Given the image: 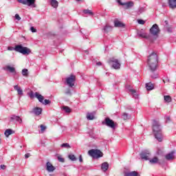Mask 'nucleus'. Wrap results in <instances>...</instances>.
<instances>
[{
  "label": "nucleus",
  "instance_id": "obj_59",
  "mask_svg": "<svg viewBox=\"0 0 176 176\" xmlns=\"http://www.w3.org/2000/svg\"><path fill=\"white\" fill-rule=\"evenodd\" d=\"M30 97H32V95H31Z\"/></svg>",
  "mask_w": 176,
  "mask_h": 176
},
{
  "label": "nucleus",
  "instance_id": "obj_35",
  "mask_svg": "<svg viewBox=\"0 0 176 176\" xmlns=\"http://www.w3.org/2000/svg\"><path fill=\"white\" fill-rule=\"evenodd\" d=\"M68 157L72 162H76V157L74 155L70 154L68 155Z\"/></svg>",
  "mask_w": 176,
  "mask_h": 176
},
{
  "label": "nucleus",
  "instance_id": "obj_27",
  "mask_svg": "<svg viewBox=\"0 0 176 176\" xmlns=\"http://www.w3.org/2000/svg\"><path fill=\"white\" fill-rule=\"evenodd\" d=\"M14 90H16L19 96H23V90L19 85L14 86Z\"/></svg>",
  "mask_w": 176,
  "mask_h": 176
},
{
  "label": "nucleus",
  "instance_id": "obj_10",
  "mask_svg": "<svg viewBox=\"0 0 176 176\" xmlns=\"http://www.w3.org/2000/svg\"><path fill=\"white\" fill-rule=\"evenodd\" d=\"M140 156L142 160H149V157H151V151L149 150L142 151Z\"/></svg>",
  "mask_w": 176,
  "mask_h": 176
},
{
  "label": "nucleus",
  "instance_id": "obj_28",
  "mask_svg": "<svg viewBox=\"0 0 176 176\" xmlns=\"http://www.w3.org/2000/svg\"><path fill=\"white\" fill-rule=\"evenodd\" d=\"M114 26L117 28H122L124 27V24H123L122 22L119 21H114Z\"/></svg>",
  "mask_w": 176,
  "mask_h": 176
},
{
  "label": "nucleus",
  "instance_id": "obj_21",
  "mask_svg": "<svg viewBox=\"0 0 176 176\" xmlns=\"http://www.w3.org/2000/svg\"><path fill=\"white\" fill-rule=\"evenodd\" d=\"M108 168H109V164L108 162H103L101 165V170L105 173L108 171Z\"/></svg>",
  "mask_w": 176,
  "mask_h": 176
},
{
  "label": "nucleus",
  "instance_id": "obj_23",
  "mask_svg": "<svg viewBox=\"0 0 176 176\" xmlns=\"http://www.w3.org/2000/svg\"><path fill=\"white\" fill-rule=\"evenodd\" d=\"M50 3L52 8H54V9L58 8V1H57V0H50Z\"/></svg>",
  "mask_w": 176,
  "mask_h": 176
},
{
  "label": "nucleus",
  "instance_id": "obj_41",
  "mask_svg": "<svg viewBox=\"0 0 176 176\" xmlns=\"http://www.w3.org/2000/svg\"><path fill=\"white\" fill-rule=\"evenodd\" d=\"M51 101L50 100L45 99L44 102H43V105H49L50 104Z\"/></svg>",
  "mask_w": 176,
  "mask_h": 176
},
{
  "label": "nucleus",
  "instance_id": "obj_45",
  "mask_svg": "<svg viewBox=\"0 0 176 176\" xmlns=\"http://www.w3.org/2000/svg\"><path fill=\"white\" fill-rule=\"evenodd\" d=\"M158 76H159V74H155L151 75V78L153 79H156V78H158Z\"/></svg>",
  "mask_w": 176,
  "mask_h": 176
},
{
  "label": "nucleus",
  "instance_id": "obj_40",
  "mask_svg": "<svg viewBox=\"0 0 176 176\" xmlns=\"http://www.w3.org/2000/svg\"><path fill=\"white\" fill-rule=\"evenodd\" d=\"M122 119L124 120H127V119H129V114L124 113L122 116Z\"/></svg>",
  "mask_w": 176,
  "mask_h": 176
},
{
  "label": "nucleus",
  "instance_id": "obj_1",
  "mask_svg": "<svg viewBox=\"0 0 176 176\" xmlns=\"http://www.w3.org/2000/svg\"><path fill=\"white\" fill-rule=\"evenodd\" d=\"M157 64H159V57L157 54L153 52L148 56L147 65H148L149 69L151 72H155L157 69Z\"/></svg>",
  "mask_w": 176,
  "mask_h": 176
},
{
  "label": "nucleus",
  "instance_id": "obj_32",
  "mask_svg": "<svg viewBox=\"0 0 176 176\" xmlns=\"http://www.w3.org/2000/svg\"><path fill=\"white\" fill-rule=\"evenodd\" d=\"M146 10V8L145 7H140L138 10L137 11L138 14H141L142 13H144Z\"/></svg>",
  "mask_w": 176,
  "mask_h": 176
},
{
  "label": "nucleus",
  "instance_id": "obj_26",
  "mask_svg": "<svg viewBox=\"0 0 176 176\" xmlns=\"http://www.w3.org/2000/svg\"><path fill=\"white\" fill-rule=\"evenodd\" d=\"M146 89L148 91L153 90V89H155V86L152 82H147L146 83Z\"/></svg>",
  "mask_w": 176,
  "mask_h": 176
},
{
  "label": "nucleus",
  "instance_id": "obj_31",
  "mask_svg": "<svg viewBox=\"0 0 176 176\" xmlns=\"http://www.w3.org/2000/svg\"><path fill=\"white\" fill-rule=\"evenodd\" d=\"M60 148H63L64 149H71V145L68 143H63L60 145Z\"/></svg>",
  "mask_w": 176,
  "mask_h": 176
},
{
  "label": "nucleus",
  "instance_id": "obj_2",
  "mask_svg": "<svg viewBox=\"0 0 176 176\" xmlns=\"http://www.w3.org/2000/svg\"><path fill=\"white\" fill-rule=\"evenodd\" d=\"M153 133L155 138L158 140L159 142L163 141V134L162 133V127L160 123L156 120L153 121Z\"/></svg>",
  "mask_w": 176,
  "mask_h": 176
},
{
  "label": "nucleus",
  "instance_id": "obj_48",
  "mask_svg": "<svg viewBox=\"0 0 176 176\" xmlns=\"http://www.w3.org/2000/svg\"><path fill=\"white\" fill-rule=\"evenodd\" d=\"M30 156H31V154L30 153H26L25 155V159H28V157H30Z\"/></svg>",
  "mask_w": 176,
  "mask_h": 176
},
{
  "label": "nucleus",
  "instance_id": "obj_16",
  "mask_svg": "<svg viewBox=\"0 0 176 176\" xmlns=\"http://www.w3.org/2000/svg\"><path fill=\"white\" fill-rule=\"evenodd\" d=\"M46 170L48 173H53L56 170V167L53 166L52 163L48 162L46 163Z\"/></svg>",
  "mask_w": 176,
  "mask_h": 176
},
{
  "label": "nucleus",
  "instance_id": "obj_3",
  "mask_svg": "<svg viewBox=\"0 0 176 176\" xmlns=\"http://www.w3.org/2000/svg\"><path fill=\"white\" fill-rule=\"evenodd\" d=\"M7 50H9L10 52H12L14 50L15 52H17L18 53H21V54H23V56L30 54L31 50L27 47H23V45H16L15 47L9 46L7 48Z\"/></svg>",
  "mask_w": 176,
  "mask_h": 176
},
{
  "label": "nucleus",
  "instance_id": "obj_58",
  "mask_svg": "<svg viewBox=\"0 0 176 176\" xmlns=\"http://www.w3.org/2000/svg\"><path fill=\"white\" fill-rule=\"evenodd\" d=\"M165 23L167 24V21H166Z\"/></svg>",
  "mask_w": 176,
  "mask_h": 176
},
{
  "label": "nucleus",
  "instance_id": "obj_44",
  "mask_svg": "<svg viewBox=\"0 0 176 176\" xmlns=\"http://www.w3.org/2000/svg\"><path fill=\"white\" fill-rule=\"evenodd\" d=\"M15 19L16 20H18V21H20V20H21V17H20V15H19V14H15Z\"/></svg>",
  "mask_w": 176,
  "mask_h": 176
},
{
  "label": "nucleus",
  "instance_id": "obj_56",
  "mask_svg": "<svg viewBox=\"0 0 176 176\" xmlns=\"http://www.w3.org/2000/svg\"><path fill=\"white\" fill-rule=\"evenodd\" d=\"M2 143V140L0 138V144Z\"/></svg>",
  "mask_w": 176,
  "mask_h": 176
},
{
  "label": "nucleus",
  "instance_id": "obj_55",
  "mask_svg": "<svg viewBox=\"0 0 176 176\" xmlns=\"http://www.w3.org/2000/svg\"><path fill=\"white\" fill-rule=\"evenodd\" d=\"M85 52L86 54H89V51L88 50H85Z\"/></svg>",
  "mask_w": 176,
  "mask_h": 176
},
{
  "label": "nucleus",
  "instance_id": "obj_46",
  "mask_svg": "<svg viewBox=\"0 0 176 176\" xmlns=\"http://www.w3.org/2000/svg\"><path fill=\"white\" fill-rule=\"evenodd\" d=\"M41 131H44L45 130H46V126H45L44 125H41L40 126Z\"/></svg>",
  "mask_w": 176,
  "mask_h": 176
},
{
  "label": "nucleus",
  "instance_id": "obj_11",
  "mask_svg": "<svg viewBox=\"0 0 176 176\" xmlns=\"http://www.w3.org/2000/svg\"><path fill=\"white\" fill-rule=\"evenodd\" d=\"M19 3L23 5H28V6H32L33 8H36L35 4V0H16Z\"/></svg>",
  "mask_w": 176,
  "mask_h": 176
},
{
  "label": "nucleus",
  "instance_id": "obj_49",
  "mask_svg": "<svg viewBox=\"0 0 176 176\" xmlns=\"http://www.w3.org/2000/svg\"><path fill=\"white\" fill-rule=\"evenodd\" d=\"M166 123H167L168 122H171V119L170 118V116H167V117L166 118Z\"/></svg>",
  "mask_w": 176,
  "mask_h": 176
},
{
  "label": "nucleus",
  "instance_id": "obj_18",
  "mask_svg": "<svg viewBox=\"0 0 176 176\" xmlns=\"http://www.w3.org/2000/svg\"><path fill=\"white\" fill-rule=\"evenodd\" d=\"M138 36L140 38H144V39H149L150 36L149 34L148 33H145L142 31H140L138 32Z\"/></svg>",
  "mask_w": 176,
  "mask_h": 176
},
{
  "label": "nucleus",
  "instance_id": "obj_42",
  "mask_svg": "<svg viewBox=\"0 0 176 176\" xmlns=\"http://www.w3.org/2000/svg\"><path fill=\"white\" fill-rule=\"evenodd\" d=\"M163 82L164 83H170V78H168V77H165L163 79Z\"/></svg>",
  "mask_w": 176,
  "mask_h": 176
},
{
  "label": "nucleus",
  "instance_id": "obj_15",
  "mask_svg": "<svg viewBox=\"0 0 176 176\" xmlns=\"http://www.w3.org/2000/svg\"><path fill=\"white\" fill-rule=\"evenodd\" d=\"M4 69L6 71H8L9 72H10V74H12L14 76L17 75V72H16V68L14 67L8 65L4 68Z\"/></svg>",
  "mask_w": 176,
  "mask_h": 176
},
{
  "label": "nucleus",
  "instance_id": "obj_25",
  "mask_svg": "<svg viewBox=\"0 0 176 176\" xmlns=\"http://www.w3.org/2000/svg\"><path fill=\"white\" fill-rule=\"evenodd\" d=\"M124 176H138V172L135 170L132 172H125Z\"/></svg>",
  "mask_w": 176,
  "mask_h": 176
},
{
  "label": "nucleus",
  "instance_id": "obj_8",
  "mask_svg": "<svg viewBox=\"0 0 176 176\" xmlns=\"http://www.w3.org/2000/svg\"><path fill=\"white\" fill-rule=\"evenodd\" d=\"M75 80H76V77L72 74L66 78L65 83L69 87H74L75 86Z\"/></svg>",
  "mask_w": 176,
  "mask_h": 176
},
{
  "label": "nucleus",
  "instance_id": "obj_50",
  "mask_svg": "<svg viewBox=\"0 0 176 176\" xmlns=\"http://www.w3.org/2000/svg\"><path fill=\"white\" fill-rule=\"evenodd\" d=\"M116 2L120 5V6H122V3H123V2H122V0H116Z\"/></svg>",
  "mask_w": 176,
  "mask_h": 176
},
{
  "label": "nucleus",
  "instance_id": "obj_13",
  "mask_svg": "<svg viewBox=\"0 0 176 176\" xmlns=\"http://www.w3.org/2000/svg\"><path fill=\"white\" fill-rule=\"evenodd\" d=\"M42 111L43 109L41 107H34L30 113H34L36 116H39V115H42Z\"/></svg>",
  "mask_w": 176,
  "mask_h": 176
},
{
  "label": "nucleus",
  "instance_id": "obj_47",
  "mask_svg": "<svg viewBox=\"0 0 176 176\" xmlns=\"http://www.w3.org/2000/svg\"><path fill=\"white\" fill-rule=\"evenodd\" d=\"M30 31H32V32H36V29H35V28L32 26L30 28Z\"/></svg>",
  "mask_w": 176,
  "mask_h": 176
},
{
  "label": "nucleus",
  "instance_id": "obj_9",
  "mask_svg": "<svg viewBox=\"0 0 176 176\" xmlns=\"http://www.w3.org/2000/svg\"><path fill=\"white\" fill-rule=\"evenodd\" d=\"M126 90L129 91V93H131V96L133 97V98H138V94H137V91L135 89H133V86L126 84L125 86Z\"/></svg>",
  "mask_w": 176,
  "mask_h": 176
},
{
  "label": "nucleus",
  "instance_id": "obj_54",
  "mask_svg": "<svg viewBox=\"0 0 176 176\" xmlns=\"http://www.w3.org/2000/svg\"><path fill=\"white\" fill-rule=\"evenodd\" d=\"M96 65H98V67L101 66L102 65L101 62H97Z\"/></svg>",
  "mask_w": 176,
  "mask_h": 176
},
{
  "label": "nucleus",
  "instance_id": "obj_52",
  "mask_svg": "<svg viewBox=\"0 0 176 176\" xmlns=\"http://www.w3.org/2000/svg\"><path fill=\"white\" fill-rule=\"evenodd\" d=\"M79 162H80L82 163V162H83V159L82 158V155L79 156Z\"/></svg>",
  "mask_w": 176,
  "mask_h": 176
},
{
  "label": "nucleus",
  "instance_id": "obj_24",
  "mask_svg": "<svg viewBox=\"0 0 176 176\" xmlns=\"http://www.w3.org/2000/svg\"><path fill=\"white\" fill-rule=\"evenodd\" d=\"M95 115H96L95 112L87 113V120H94V119H95Z\"/></svg>",
  "mask_w": 176,
  "mask_h": 176
},
{
  "label": "nucleus",
  "instance_id": "obj_36",
  "mask_svg": "<svg viewBox=\"0 0 176 176\" xmlns=\"http://www.w3.org/2000/svg\"><path fill=\"white\" fill-rule=\"evenodd\" d=\"M83 13H85V14H89V16H93L94 14L93 12L90 10H84Z\"/></svg>",
  "mask_w": 176,
  "mask_h": 176
},
{
  "label": "nucleus",
  "instance_id": "obj_34",
  "mask_svg": "<svg viewBox=\"0 0 176 176\" xmlns=\"http://www.w3.org/2000/svg\"><path fill=\"white\" fill-rule=\"evenodd\" d=\"M164 100L166 101V102H171L172 101L171 96H164Z\"/></svg>",
  "mask_w": 176,
  "mask_h": 176
},
{
  "label": "nucleus",
  "instance_id": "obj_7",
  "mask_svg": "<svg viewBox=\"0 0 176 176\" xmlns=\"http://www.w3.org/2000/svg\"><path fill=\"white\" fill-rule=\"evenodd\" d=\"M149 32L153 36H158L159 34L160 33L159 25H157L156 23L153 25L151 28H150Z\"/></svg>",
  "mask_w": 176,
  "mask_h": 176
},
{
  "label": "nucleus",
  "instance_id": "obj_5",
  "mask_svg": "<svg viewBox=\"0 0 176 176\" xmlns=\"http://www.w3.org/2000/svg\"><path fill=\"white\" fill-rule=\"evenodd\" d=\"M102 124H105V126H107V127H110V129H112L113 130H115L116 127H118V123L113 122L111 118H106L104 119V121H103Z\"/></svg>",
  "mask_w": 176,
  "mask_h": 176
},
{
  "label": "nucleus",
  "instance_id": "obj_30",
  "mask_svg": "<svg viewBox=\"0 0 176 176\" xmlns=\"http://www.w3.org/2000/svg\"><path fill=\"white\" fill-rule=\"evenodd\" d=\"M14 131L10 129H8L6 130L4 135H6V137H9V135H11V134H14Z\"/></svg>",
  "mask_w": 176,
  "mask_h": 176
},
{
  "label": "nucleus",
  "instance_id": "obj_14",
  "mask_svg": "<svg viewBox=\"0 0 176 176\" xmlns=\"http://www.w3.org/2000/svg\"><path fill=\"white\" fill-rule=\"evenodd\" d=\"M166 160H174L175 159V152L174 151L170 152L165 155Z\"/></svg>",
  "mask_w": 176,
  "mask_h": 176
},
{
  "label": "nucleus",
  "instance_id": "obj_53",
  "mask_svg": "<svg viewBox=\"0 0 176 176\" xmlns=\"http://www.w3.org/2000/svg\"><path fill=\"white\" fill-rule=\"evenodd\" d=\"M168 32H173V30L170 28L167 29Z\"/></svg>",
  "mask_w": 176,
  "mask_h": 176
},
{
  "label": "nucleus",
  "instance_id": "obj_33",
  "mask_svg": "<svg viewBox=\"0 0 176 176\" xmlns=\"http://www.w3.org/2000/svg\"><path fill=\"white\" fill-rule=\"evenodd\" d=\"M62 109H63V111L66 112V113H70V112H71V109L68 106H64L62 108Z\"/></svg>",
  "mask_w": 176,
  "mask_h": 176
},
{
  "label": "nucleus",
  "instance_id": "obj_20",
  "mask_svg": "<svg viewBox=\"0 0 176 176\" xmlns=\"http://www.w3.org/2000/svg\"><path fill=\"white\" fill-rule=\"evenodd\" d=\"M148 162L150 164H160V162H159V158H157V157H154L152 159L149 158Z\"/></svg>",
  "mask_w": 176,
  "mask_h": 176
},
{
  "label": "nucleus",
  "instance_id": "obj_29",
  "mask_svg": "<svg viewBox=\"0 0 176 176\" xmlns=\"http://www.w3.org/2000/svg\"><path fill=\"white\" fill-rule=\"evenodd\" d=\"M103 32H104L105 34H108V32H109V31L112 30V27L106 25L104 28H103Z\"/></svg>",
  "mask_w": 176,
  "mask_h": 176
},
{
  "label": "nucleus",
  "instance_id": "obj_17",
  "mask_svg": "<svg viewBox=\"0 0 176 176\" xmlns=\"http://www.w3.org/2000/svg\"><path fill=\"white\" fill-rule=\"evenodd\" d=\"M121 6H124L125 9H130L134 6V3L133 1H128L121 3Z\"/></svg>",
  "mask_w": 176,
  "mask_h": 176
},
{
  "label": "nucleus",
  "instance_id": "obj_22",
  "mask_svg": "<svg viewBox=\"0 0 176 176\" xmlns=\"http://www.w3.org/2000/svg\"><path fill=\"white\" fill-rule=\"evenodd\" d=\"M34 96H35L36 98H37L39 102H41V104H43V100H45V98H43V96L39 94V93H38V92H36L34 94Z\"/></svg>",
  "mask_w": 176,
  "mask_h": 176
},
{
  "label": "nucleus",
  "instance_id": "obj_51",
  "mask_svg": "<svg viewBox=\"0 0 176 176\" xmlns=\"http://www.w3.org/2000/svg\"><path fill=\"white\" fill-rule=\"evenodd\" d=\"M0 168H1V170H5V168H6V166H5V165H1V166H0Z\"/></svg>",
  "mask_w": 176,
  "mask_h": 176
},
{
  "label": "nucleus",
  "instance_id": "obj_57",
  "mask_svg": "<svg viewBox=\"0 0 176 176\" xmlns=\"http://www.w3.org/2000/svg\"><path fill=\"white\" fill-rule=\"evenodd\" d=\"M77 1V2H80V1H81V0H76Z\"/></svg>",
  "mask_w": 176,
  "mask_h": 176
},
{
  "label": "nucleus",
  "instance_id": "obj_39",
  "mask_svg": "<svg viewBox=\"0 0 176 176\" xmlns=\"http://www.w3.org/2000/svg\"><path fill=\"white\" fill-rule=\"evenodd\" d=\"M57 159L60 163H64V162H65V160L63 157L62 155H58Z\"/></svg>",
  "mask_w": 176,
  "mask_h": 176
},
{
  "label": "nucleus",
  "instance_id": "obj_4",
  "mask_svg": "<svg viewBox=\"0 0 176 176\" xmlns=\"http://www.w3.org/2000/svg\"><path fill=\"white\" fill-rule=\"evenodd\" d=\"M88 154L94 159H100V157L104 156V153L98 149H91L88 151Z\"/></svg>",
  "mask_w": 176,
  "mask_h": 176
},
{
  "label": "nucleus",
  "instance_id": "obj_37",
  "mask_svg": "<svg viewBox=\"0 0 176 176\" xmlns=\"http://www.w3.org/2000/svg\"><path fill=\"white\" fill-rule=\"evenodd\" d=\"M65 94H66V96H72V91H71L70 88L66 89Z\"/></svg>",
  "mask_w": 176,
  "mask_h": 176
},
{
  "label": "nucleus",
  "instance_id": "obj_43",
  "mask_svg": "<svg viewBox=\"0 0 176 176\" xmlns=\"http://www.w3.org/2000/svg\"><path fill=\"white\" fill-rule=\"evenodd\" d=\"M138 24L144 25V24H145V21H144L142 19H138Z\"/></svg>",
  "mask_w": 176,
  "mask_h": 176
},
{
  "label": "nucleus",
  "instance_id": "obj_38",
  "mask_svg": "<svg viewBox=\"0 0 176 176\" xmlns=\"http://www.w3.org/2000/svg\"><path fill=\"white\" fill-rule=\"evenodd\" d=\"M22 75L23 76H28V69H22Z\"/></svg>",
  "mask_w": 176,
  "mask_h": 176
},
{
  "label": "nucleus",
  "instance_id": "obj_12",
  "mask_svg": "<svg viewBox=\"0 0 176 176\" xmlns=\"http://www.w3.org/2000/svg\"><path fill=\"white\" fill-rule=\"evenodd\" d=\"M10 122H12L13 123H19L21 124L23 123V119L20 118L19 116L12 115L10 117Z\"/></svg>",
  "mask_w": 176,
  "mask_h": 176
},
{
  "label": "nucleus",
  "instance_id": "obj_6",
  "mask_svg": "<svg viewBox=\"0 0 176 176\" xmlns=\"http://www.w3.org/2000/svg\"><path fill=\"white\" fill-rule=\"evenodd\" d=\"M108 64L112 67L114 69H120V63L115 58H110L108 61Z\"/></svg>",
  "mask_w": 176,
  "mask_h": 176
},
{
  "label": "nucleus",
  "instance_id": "obj_19",
  "mask_svg": "<svg viewBox=\"0 0 176 176\" xmlns=\"http://www.w3.org/2000/svg\"><path fill=\"white\" fill-rule=\"evenodd\" d=\"M168 3L170 9H176V0H168Z\"/></svg>",
  "mask_w": 176,
  "mask_h": 176
}]
</instances>
